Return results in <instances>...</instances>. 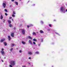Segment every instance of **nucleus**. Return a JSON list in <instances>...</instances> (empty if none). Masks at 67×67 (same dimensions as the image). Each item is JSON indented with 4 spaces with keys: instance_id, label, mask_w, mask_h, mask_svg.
Instances as JSON below:
<instances>
[{
    "instance_id": "f257e3e1",
    "label": "nucleus",
    "mask_w": 67,
    "mask_h": 67,
    "mask_svg": "<svg viewBox=\"0 0 67 67\" xmlns=\"http://www.w3.org/2000/svg\"><path fill=\"white\" fill-rule=\"evenodd\" d=\"M60 10L62 13H65L66 12H67V9H66L65 11V9L63 7H61L60 8Z\"/></svg>"
},
{
    "instance_id": "f03ea898",
    "label": "nucleus",
    "mask_w": 67,
    "mask_h": 67,
    "mask_svg": "<svg viewBox=\"0 0 67 67\" xmlns=\"http://www.w3.org/2000/svg\"><path fill=\"white\" fill-rule=\"evenodd\" d=\"M10 64L12 65V66H14L15 64V62L13 61H11L10 62Z\"/></svg>"
},
{
    "instance_id": "7ed1b4c3",
    "label": "nucleus",
    "mask_w": 67,
    "mask_h": 67,
    "mask_svg": "<svg viewBox=\"0 0 67 67\" xmlns=\"http://www.w3.org/2000/svg\"><path fill=\"white\" fill-rule=\"evenodd\" d=\"M23 34H25V30L24 29L21 30Z\"/></svg>"
},
{
    "instance_id": "20e7f679",
    "label": "nucleus",
    "mask_w": 67,
    "mask_h": 67,
    "mask_svg": "<svg viewBox=\"0 0 67 67\" xmlns=\"http://www.w3.org/2000/svg\"><path fill=\"white\" fill-rule=\"evenodd\" d=\"M28 43L31 45H32L33 44L32 43V41L30 40H29Z\"/></svg>"
},
{
    "instance_id": "39448f33",
    "label": "nucleus",
    "mask_w": 67,
    "mask_h": 67,
    "mask_svg": "<svg viewBox=\"0 0 67 67\" xmlns=\"http://www.w3.org/2000/svg\"><path fill=\"white\" fill-rule=\"evenodd\" d=\"M6 5V4H5V3H3V8H5V6Z\"/></svg>"
},
{
    "instance_id": "423d86ee",
    "label": "nucleus",
    "mask_w": 67,
    "mask_h": 67,
    "mask_svg": "<svg viewBox=\"0 0 67 67\" xmlns=\"http://www.w3.org/2000/svg\"><path fill=\"white\" fill-rule=\"evenodd\" d=\"M28 54L29 55H32L33 53H32V52H28Z\"/></svg>"
},
{
    "instance_id": "0eeeda50",
    "label": "nucleus",
    "mask_w": 67,
    "mask_h": 67,
    "mask_svg": "<svg viewBox=\"0 0 67 67\" xmlns=\"http://www.w3.org/2000/svg\"><path fill=\"white\" fill-rule=\"evenodd\" d=\"M11 36H12V37H14V33H12L11 34Z\"/></svg>"
},
{
    "instance_id": "6e6552de",
    "label": "nucleus",
    "mask_w": 67,
    "mask_h": 67,
    "mask_svg": "<svg viewBox=\"0 0 67 67\" xmlns=\"http://www.w3.org/2000/svg\"><path fill=\"white\" fill-rule=\"evenodd\" d=\"M5 41V39L3 38L1 40V42H3V41Z\"/></svg>"
},
{
    "instance_id": "1a4fd4ad",
    "label": "nucleus",
    "mask_w": 67,
    "mask_h": 67,
    "mask_svg": "<svg viewBox=\"0 0 67 67\" xmlns=\"http://www.w3.org/2000/svg\"><path fill=\"white\" fill-rule=\"evenodd\" d=\"M40 33L41 34H43L44 33V31L43 30H41L40 31Z\"/></svg>"
},
{
    "instance_id": "9d476101",
    "label": "nucleus",
    "mask_w": 67,
    "mask_h": 67,
    "mask_svg": "<svg viewBox=\"0 0 67 67\" xmlns=\"http://www.w3.org/2000/svg\"><path fill=\"white\" fill-rule=\"evenodd\" d=\"M1 53L2 55H4V51H1Z\"/></svg>"
},
{
    "instance_id": "9b49d317",
    "label": "nucleus",
    "mask_w": 67,
    "mask_h": 67,
    "mask_svg": "<svg viewBox=\"0 0 67 67\" xmlns=\"http://www.w3.org/2000/svg\"><path fill=\"white\" fill-rule=\"evenodd\" d=\"M8 23H9V24H10V23H11V21L10 20H8Z\"/></svg>"
},
{
    "instance_id": "f8f14e48",
    "label": "nucleus",
    "mask_w": 67,
    "mask_h": 67,
    "mask_svg": "<svg viewBox=\"0 0 67 67\" xmlns=\"http://www.w3.org/2000/svg\"><path fill=\"white\" fill-rule=\"evenodd\" d=\"M22 43H23V44H26V42L23 41H22Z\"/></svg>"
},
{
    "instance_id": "ddd939ff",
    "label": "nucleus",
    "mask_w": 67,
    "mask_h": 67,
    "mask_svg": "<svg viewBox=\"0 0 67 67\" xmlns=\"http://www.w3.org/2000/svg\"><path fill=\"white\" fill-rule=\"evenodd\" d=\"M8 37L9 38V41H10V40H11V37L10 36H8Z\"/></svg>"
},
{
    "instance_id": "4468645a",
    "label": "nucleus",
    "mask_w": 67,
    "mask_h": 67,
    "mask_svg": "<svg viewBox=\"0 0 67 67\" xmlns=\"http://www.w3.org/2000/svg\"><path fill=\"white\" fill-rule=\"evenodd\" d=\"M28 38L29 39H30V40H32V38L30 36H28Z\"/></svg>"
},
{
    "instance_id": "2eb2a0df",
    "label": "nucleus",
    "mask_w": 67,
    "mask_h": 67,
    "mask_svg": "<svg viewBox=\"0 0 67 67\" xmlns=\"http://www.w3.org/2000/svg\"><path fill=\"white\" fill-rule=\"evenodd\" d=\"M15 3L16 5H18V2H15Z\"/></svg>"
},
{
    "instance_id": "dca6fc26",
    "label": "nucleus",
    "mask_w": 67,
    "mask_h": 67,
    "mask_svg": "<svg viewBox=\"0 0 67 67\" xmlns=\"http://www.w3.org/2000/svg\"><path fill=\"white\" fill-rule=\"evenodd\" d=\"M4 44L5 46H6V45H7V43L5 42H4Z\"/></svg>"
},
{
    "instance_id": "f3484780",
    "label": "nucleus",
    "mask_w": 67,
    "mask_h": 67,
    "mask_svg": "<svg viewBox=\"0 0 67 67\" xmlns=\"http://www.w3.org/2000/svg\"><path fill=\"white\" fill-rule=\"evenodd\" d=\"M33 41H34V42H36V41H37V40L35 38L34 39H33Z\"/></svg>"
},
{
    "instance_id": "a211bd4d",
    "label": "nucleus",
    "mask_w": 67,
    "mask_h": 67,
    "mask_svg": "<svg viewBox=\"0 0 67 67\" xmlns=\"http://www.w3.org/2000/svg\"><path fill=\"white\" fill-rule=\"evenodd\" d=\"M3 16H2V15H1V20H2L3 19Z\"/></svg>"
},
{
    "instance_id": "6ab92c4d",
    "label": "nucleus",
    "mask_w": 67,
    "mask_h": 67,
    "mask_svg": "<svg viewBox=\"0 0 67 67\" xmlns=\"http://www.w3.org/2000/svg\"><path fill=\"white\" fill-rule=\"evenodd\" d=\"M36 54H39V52L37 51L35 52Z\"/></svg>"
},
{
    "instance_id": "aec40b11",
    "label": "nucleus",
    "mask_w": 67,
    "mask_h": 67,
    "mask_svg": "<svg viewBox=\"0 0 67 67\" xmlns=\"http://www.w3.org/2000/svg\"><path fill=\"white\" fill-rule=\"evenodd\" d=\"M32 35H36V33L34 32H33L32 33Z\"/></svg>"
},
{
    "instance_id": "412c9836",
    "label": "nucleus",
    "mask_w": 67,
    "mask_h": 67,
    "mask_svg": "<svg viewBox=\"0 0 67 67\" xmlns=\"http://www.w3.org/2000/svg\"><path fill=\"white\" fill-rule=\"evenodd\" d=\"M55 33L56 34H57V35H58V36H60V34H58V33L57 32H55Z\"/></svg>"
},
{
    "instance_id": "4be33fe9",
    "label": "nucleus",
    "mask_w": 67,
    "mask_h": 67,
    "mask_svg": "<svg viewBox=\"0 0 67 67\" xmlns=\"http://www.w3.org/2000/svg\"><path fill=\"white\" fill-rule=\"evenodd\" d=\"M13 14H15V12L14 11H13Z\"/></svg>"
},
{
    "instance_id": "5701e85b",
    "label": "nucleus",
    "mask_w": 67,
    "mask_h": 67,
    "mask_svg": "<svg viewBox=\"0 0 67 67\" xmlns=\"http://www.w3.org/2000/svg\"><path fill=\"white\" fill-rule=\"evenodd\" d=\"M13 26L12 25L10 24L9 25V27H12Z\"/></svg>"
},
{
    "instance_id": "b1692460",
    "label": "nucleus",
    "mask_w": 67,
    "mask_h": 67,
    "mask_svg": "<svg viewBox=\"0 0 67 67\" xmlns=\"http://www.w3.org/2000/svg\"><path fill=\"white\" fill-rule=\"evenodd\" d=\"M40 22H41V24H43L44 22H43V21H40Z\"/></svg>"
},
{
    "instance_id": "393cba45",
    "label": "nucleus",
    "mask_w": 67,
    "mask_h": 67,
    "mask_svg": "<svg viewBox=\"0 0 67 67\" xmlns=\"http://www.w3.org/2000/svg\"><path fill=\"white\" fill-rule=\"evenodd\" d=\"M12 16L13 17H15V15H14L13 14H12Z\"/></svg>"
},
{
    "instance_id": "a878e982",
    "label": "nucleus",
    "mask_w": 67,
    "mask_h": 67,
    "mask_svg": "<svg viewBox=\"0 0 67 67\" xmlns=\"http://www.w3.org/2000/svg\"><path fill=\"white\" fill-rule=\"evenodd\" d=\"M4 11L5 12H8V11H7V10L6 9H5L4 10Z\"/></svg>"
},
{
    "instance_id": "bb28decb",
    "label": "nucleus",
    "mask_w": 67,
    "mask_h": 67,
    "mask_svg": "<svg viewBox=\"0 0 67 67\" xmlns=\"http://www.w3.org/2000/svg\"><path fill=\"white\" fill-rule=\"evenodd\" d=\"M14 45H15L14 44H12V46H14Z\"/></svg>"
},
{
    "instance_id": "cd10ccee",
    "label": "nucleus",
    "mask_w": 67,
    "mask_h": 67,
    "mask_svg": "<svg viewBox=\"0 0 67 67\" xmlns=\"http://www.w3.org/2000/svg\"><path fill=\"white\" fill-rule=\"evenodd\" d=\"M13 50V48H12L10 50V52H12Z\"/></svg>"
},
{
    "instance_id": "c85d7f7f",
    "label": "nucleus",
    "mask_w": 67,
    "mask_h": 67,
    "mask_svg": "<svg viewBox=\"0 0 67 67\" xmlns=\"http://www.w3.org/2000/svg\"><path fill=\"white\" fill-rule=\"evenodd\" d=\"M33 43L34 45H35V44H36V43H35V42H33Z\"/></svg>"
},
{
    "instance_id": "c756f323",
    "label": "nucleus",
    "mask_w": 67,
    "mask_h": 67,
    "mask_svg": "<svg viewBox=\"0 0 67 67\" xmlns=\"http://www.w3.org/2000/svg\"><path fill=\"white\" fill-rule=\"evenodd\" d=\"M49 26L50 27H52V25L51 24H49Z\"/></svg>"
},
{
    "instance_id": "7c9ffc66",
    "label": "nucleus",
    "mask_w": 67,
    "mask_h": 67,
    "mask_svg": "<svg viewBox=\"0 0 67 67\" xmlns=\"http://www.w3.org/2000/svg\"><path fill=\"white\" fill-rule=\"evenodd\" d=\"M50 30H51L50 29H47V31H50Z\"/></svg>"
},
{
    "instance_id": "2f4dec72",
    "label": "nucleus",
    "mask_w": 67,
    "mask_h": 67,
    "mask_svg": "<svg viewBox=\"0 0 67 67\" xmlns=\"http://www.w3.org/2000/svg\"><path fill=\"white\" fill-rule=\"evenodd\" d=\"M4 51V49L3 48H2L1 51Z\"/></svg>"
},
{
    "instance_id": "473e14b6",
    "label": "nucleus",
    "mask_w": 67,
    "mask_h": 67,
    "mask_svg": "<svg viewBox=\"0 0 67 67\" xmlns=\"http://www.w3.org/2000/svg\"><path fill=\"white\" fill-rule=\"evenodd\" d=\"M19 53H22V51L21 50H20L19 51Z\"/></svg>"
},
{
    "instance_id": "72a5a7b5",
    "label": "nucleus",
    "mask_w": 67,
    "mask_h": 67,
    "mask_svg": "<svg viewBox=\"0 0 67 67\" xmlns=\"http://www.w3.org/2000/svg\"><path fill=\"white\" fill-rule=\"evenodd\" d=\"M5 19H3V22L4 23V22H5Z\"/></svg>"
},
{
    "instance_id": "f704fd0d",
    "label": "nucleus",
    "mask_w": 67,
    "mask_h": 67,
    "mask_svg": "<svg viewBox=\"0 0 67 67\" xmlns=\"http://www.w3.org/2000/svg\"><path fill=\"white\" fill-rule=\"evenodd\" d=\"M9 66L10 67H13L12 66V65H10V66Z\"/></svg>"
},
{
    "instance_id": "c9c22d12",
    "label": "nucleus",
    "mask_w": 67,
    "mask_h": 67,
    "mask_svg": "<svg viewBox=\"0 0 67 67\" xmlns=\"http://www.w3.org/2000/svg\"><path fill=\"white\" fill-rule=\"evenodd\" d=\"M40 45H41V44H39L38 45V46H40Z\"/></svg>"
},
{
    "instance_id": "e433bc0d",
    "label": "nucleus",
    "mask_w": 67,
    "mask_h": 67,
    "mask_svg": "<svg viewBox=\"0 0 67 67\" xmlns=\"http://www.w3.org/2000/svg\"><path fill=\"white\" fill-rule=\"evenodd\" d=\"M5 15H6V16H7L8 15V14H7V13H5Z\"/></svg>"
},
{
    "instance_id": "4c0bfd02",
    "label": "nucleus",
    "mask_w": 67,
    "mask_h": 67,
    "mask_svg": "<svg viewBox=\"0 0 67 67\" xmlns=\"http://www.w3.org/2000/svg\"><path fill=\"white\" fill-rule=\"evenodd\" d=\"M12 19V17H9V19Z\"/></svg>"
},
{
    "instance_id": "58836bf2",
    "label": "nucleus",
    "mask_w": 67,
    "mask_h": 67,
    "mask_svg": "<svg viewBox=\"0 0 67 67\" xmlns=\"http://www.w3.org/2000/svg\"><path fill=\"white\" fill-rule=\"evenodd\" d=\"M14 30H15V29H16V27H14Z\"/></svg>"
},
{
    "instance_id": "ea45409f",
    "label": "nucleus",
    "mask_w": 67,
    "mask_h": 67,
    "mask_svg": "<svg viewBox=\"0 0 67 67\" xmlns=\"http://www.w3.org/2000/svg\"><path fill=\"white\" fill-rule=\"evenodd\" d=\"M27 27H28V28H29V27H30V26H29V25H27Z\"/></svg>"
},
{
    "instance_id": "a19ab883",
    "label": "nucleus",
    "mask_w": 67,
    "mask_h": 67,
    "mask_svg": "<svg viewBox=\"0 0 67 67\" xmlns=\"http://www.w3.org/2000/svg\"><path fill=\"white\" fill-rule=\"evenodd\" d=\"M43 39H42L41 40V42H43Z\"/></svg>"
},
{
    "instance_id": "79ce46f5",
    "label": "nucleus",
    "mask_w": 67,
    "mask_h": 67,
    "mask_svg": "<svg viewBox=\"0 0 67 67\" xmlns=\"http://www.w3.org/2000/svg\"><path fill=\"white\" fill-rule=\"evenodd\" d=\"M12 21H13V19H12Z\"/></svg>"
},
{
    "instance_id": "37998d69",
    "label": "nucleus",
    "mask_w": 67,
    "mask_h": 67,
    "mask_svg": "<svg viewBox=\"0 0 67 67\" xmlns=\"http://www.w3.org/2000/svg\"><path fill=\"white\" fill-rule=\"evenodd\" d=\"M31 57H29V59H31Z\"/></svg>"
},
{
    "instance_id": "c03bdc74",
    "label": "nucleus",
    "mask_w": 67,
    "mask_h": 67,
    "mask_svg": "<svg viewBox=\"0 0 67 67\" xmlns=\"http://www.w3.org/2000/svg\"><path fill=\"white\" fill-rule=\"evenodd\" d=\"M30 25V26H33V25H32V24H31Z\"/></svg>"
},
{
    "instance_id": "a18cd8bd",
    "label": "nucleus",
    "mask_w": 67,
    "mask_h": 67,
    "mask_svg": "<svg viewBox=\"0 0 67 67\" xmlns=\"http://www.w3.org/2000/svg\"><path fill=\"white\" fill-rule=\"evenodd\" d=\"M2 62H3V60H2Z\"/></svg>"
},
{
    "instance_id": "49530a36",
    "label": "nucleus",
    "mask_w": 67,
    "mask_h": 67,
    "mask_svg": "<svg viewBox=\"0 0 67 67\" xmlns=\"http://www.w3.org/2000/svg\"><path fill=\"white\" fill-rule=\"evenodd\" d=\"M22 67H25V66H23Z\"/></svg>"
},
{
    "instance_id": "de8ad7c7",
    "label": "nucleus",
    "mask_w": 67,
    "mask_h": 67,
    "mask_svg": "<svg viewBox=\"0 0 67 67\" xmlns=\"http://www.w3.org/2000/svg\"><path fill=\"white\" fill-rule=\"evenodd\" d=\"M14 0H12V2L13 1H14Z\"/></svg>"
},
{
    "instance_id": "09e8293b",
    "label": "nucleus",
    "mask_w": 67,
    "mask_h": 67,
    "mask_svg": "<svg viewBox=\"0 0 67 67\" xmlns=\"http://www.w3.org/2000/svg\"><path fill=\"white\" fill-rule=\"evenodd\" d=\"M34 5H35V4H34L33 5V6H34Z\"/></svg>"
},
{
    "instance_id": "8fccbe9b",
    "label": "nucleus",
    "mask_w": 67,
    "mask_h": 67,
    "mask_svg": "<svg viewBox=\"0 0 67 67\" xmlns=\"http://www.w3.org/2000/svg\"><path fill=\"white\" fill-rule=\"evenodd\" d=\"M12 6V5H10V7H11Z\"/></svg>"
},
{
    "instance_id": "3c124183",
    "label": "nucleus",
    "mask_w": 67,
    "mask_h": 67,
    "mask_svg": "<svg viewBox=\"0 0 67 67\" xmlns=\"http://www.w3.org/2000/svg\"><path fill=\"white\" fill-rule=\"evenodd\" d=\"M56 21V20H54V21Z\"/></svg>"
},
{
    "instance_id": "603ef678",
    "label": "nucleus",
    "mask_w": 67,
    "mask_h": 67,
    "mask_svg": "<svg viewBox=\"0 0 67 67\" xmlns=\"http://www.w3.org/2000/svg\"><path fill=\"white\" fill-rule=\"evenodd\" d=\"M37 33H38V32H37Z\"/></svg>"
},
{
    "instance_id": "864d4df0",
    "label": "nucleus",
    "mask_w": 67,
    "mask_h": 67,
    "mask_svg": "<svg viewBox=\"0 0 67 67\" xmlns=\"http://www.w3.org/2000/svg\"><path fill=\"white\" fill-rule=\"evenodd\" d=\"M52 67H53V66H52Z\"/></svg>"
},
{
    "instance_id": "5fc2aeb1",
    "label": "nucleus",
    "mask_w": 67,
    "mask_h": 67,
    "mask_svg": "<svg viewBox=\"0 0 67 67\" xmlns=\"http://www.w3.org/2000/svg\"><path fill=\"white\" fill-rule=\"evenodd\" d=\"M29 1H28V2H29Z\"/></svg>"
},
{
    "instance_id": "6e6d98bb",
    "label": "nucleus",
    "mask_w": 67,
    "mask_h": 67,
    "mask_svg": "<svg viewBox=\"0 0 67 67\" xmlns=\"http://www.w3.org/2000/svg\"><path fill=\"white\" fill-rule=\"evenodd\" d=\"M1 58V57H0V58Z\"/></svg>"
},
{
    "instance_id": "4d7b16f0",
    "label": "nucleus",
    "mask_w": 67,
    "mask_h": 67,
    "mask_svg": "<svg viewBox=\"0 0 67 67\" xmlns=\"http://www.w3.org/2000/svg\"><path fill=\"white\" fill-rule=\"evenodd\" d=\"M20 0V1H21V0Z\"/></svg>"
}]
</instances>
